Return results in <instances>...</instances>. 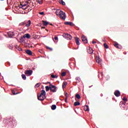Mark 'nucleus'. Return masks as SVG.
<instances>
[{
    "label": "nucleus",
    "instance_id": "45",
    "mask_svg": "<svg viewBox=\"0 0 128 128\" xmlns=\"http://www.w3.org/2000/svg\"><path fill=\"white\" fill-rule=\"evenodd\" d=\"M42 28H46V27L45 26H43Z\"/></svg>",
    "mask_w": 128,
    "mask_h": 128
},
{
    "label": "nucleus",
    "instance_id": "44",
    "mask_svg": "<svg viewBox=\"0 0 128 128\" xmlns=\"http://www.w3.org/2000/svg\"><path fill=\"white\" fill-rule=\"evenodd\" d=\"M92 44H96V42H94V41H92Z\"/></svg>",
    "mask_w": 128,
    "mask_h": 128
},
{
    "label": "nucleus",
    "instance_id": "1",
    "mask_svg": "<svg viewBox=\"0 0 128 128\" xmlns=\"http://www.w3.org/2000/svg\"><path fill=\"white\" fill-rule=\"evenodd\" d=\"M46 91L44 90H42L40 94H38V100L42 101L46 98Z\"/></svg>",
    "mask_w": 128,
    "mask_h": 128
},
{
    "label": "nucleus",
    "instance_id": "9",
    "mask_svg": "<svg viewBox=\"0 0 128 128\" xmlns=\"http://www.w3.org/2000/svg\"><path fill=\"white\" fill-rule=\"evenodd\" d=\"M114 96L118 98V96H120V92L118 90H116L114 92Z\"/></svg>",
    "mask_w": 128,
    "mask_h": 128
},
{
    "label": "nucleus",
    "instance_id": "41",
    "mask_svg": "<svg viewBox=\"0 0 128 128\" xmlns=\"http://www.w3.org/2000/svg\"><path fill=\"white\" fill-rule=\"evenodd\" d=\"M33 38H38V36H36V35H33Z\"/></svg>",
    "mask_w": 128,
    "mask_h": 128
},
{
    "label": "nucleus",
    "instance_id": "15",
    "mask_svg": "<svg viewBox=\"0 0 128 128\" xmlns=\"http://www.w3.org/2000/svg\"><path fill=\"white\" fill-rule=\"evenodd\" d=\"M84 110H85V112H88V110H90V108H88V105L84 106Z\"/></svg>",
    "mask_w": 128,
    "mask_h": 128
},
{
    "label": "nucleus",
    "instance_id": "10",
    "mask_svg": "<svg viewBox=\"0 0 128 128\" xmlns=\"http://www.w3.org/2000/svg\"><path fill=\"white\" fill-rule=\"evenodd\" d=\"M8 34L9 38H12L14 36V32H10L8 33Z\"/></svg>",
    "mask_w": 128,
    "mask_h": 128
},
{
    "label": "nucleus",
    "instance_id": "47",
    "mask_svg": "<svg viewBox=\"0 0 128 128\" xmlns=\"http://www.w3.org/2000/svg\"><path fill=\"white\" fill-rule=\"evenodd\" d=\"M48 84H51L50 82H48Z\"/></svg>",
    "mask_w": 128,
    "mask_h": 128
},
{
    "label": "nucleus",
    "instance_id": "11",
    "mask_svg": "<svg viewBox=\"0 0 128 128\" xmlns=\"http://www.w3.org/2000/svg\"><path fill=\"white\" fill-rule=\"evenodd\" d=\"M65 36L67 38V40H72V38L71 35L68 34H65Z\"/></svg>",
    "mask_w": 128,
    "mask_h": 128
},
{
    "label": "nucleus",
    "instance_id": "3",
    "mask_svg": "<svg viewBox=\"0 0 128 128\" xmlns=\"http://www.w3.org/2000/svg\"><path fill=\"white\" fill-rule=\"evenodd\" d=\"M50 91L52 92H56V86L50 84Z\"/></svg>",
    "mask_w": 128,
    "mask_h": 128
},
{
    "label": "nucleus",
    "instance_id": "28",
    "mask_svg": "<svg viewBox=\"0 0 128 128\" xmlns=\"http://www.w3.org/2000/svg\"><path fill=\"white\" fill-rule=\"evenodd\" d=\"M114 45L117 48H119V47H118L119 44H118V42H116Z\"/></svg>",
    "mask_w": 128,
    "mask_h": 128
},
{
    "label": "nucleus",
    "instance_id": "35",
    "mask_svg": "<svg viewBox=\"0 0 128 128\" xmlns=\"http://www.w3.org/2000/svg\"><path fill=\"white\" fill-rule=\"evenodd\" d=\"M17 50H18L19 52H22V49L21 48L18 46L17 47Z\"/></svg>",
    "mask_w": 128,
    "mask_h": 128
},
{
    "label": "nucleus",
    "instance_id": "8",
    "mask_svg": "<svg viewBox=\"0 0 128 128\" xmlns=\"http://www.w3.org/2000/svg\"><path fill=\"white\" fill-rule=\"evenodd\" d=\"M64 24L70 26H74V23L70 22H64Z\"/></svg>",
    "mask_w": 128,
    "mask_h": 128
},
{
    "label": "nucleus",
    "instance_id": "26",
    "mask_svg": "<svg viewBox=\"0 0 128 128\" xmlns=\"http://www.w3.org/2000/svg\"><path fill=\"white\" fill-rule=\"evenodd\" d=\"M61 10H56V16H60V12Z\"/></svg>",
    "mask_w": 128,
    "mask_h": 128
},
{
    "label": "nucleus",
    "instance_id": "6",
    "mask_svg": "<svg viewBox=\"0 0 128 128\" xmlns=\"http://www.w3.org/2000/svg\"><path fill=\"white\" fill-rule=\"evenodd\" d=\"M25 74L28 76H32V70H27L24 72Z\"/></svg>",
    "mask_w": 128,
    "mask_h": 128
},
{
    "label": "nucleus",
    "instance_id": "42",
    "mask_svg": "<svg viewBox=\"0 0 128 128\" xmlns=\"http://www.w3.org/2000/svg\"><path fill=\"white\" fill-rule=\"evenodd\" d=\"M68 93L65 94L66 98H68Z\"/></svg>",
    "mask_w": 128,
    "mask_h": 128
},
{
    "label": "nucleus",
    "instance_id": "46",
    "mask_svg": "<svg viewBox=\"0 0 128 128\" xmlns=\"http://www.w3.org/2000/svg\"><path fill=\"white\" fill-rule=\"evenodd\" d=\"M10 4H12V2H10Z\"/></svg>",
    "mask_w": 128,
    "mask_h": 128
},
{
    "label": "nucleus",
    "instance_id": "32",
    "mask_svg": "<svg viewBox=\"0 0 128 128\" xmlns=\"http://www.w3.org/2000/svg\"><path fill=\"white\" fill-rule=\"evenodd\" d=\"M66 72H63L61 74V76H66Z\"/></svg>",
    "mask_w": 128,
    "mask_h": 128
},
{
    "label": "nucleus",
    "instance_id": "5",
    "mask_svg": "<svg viewBox=\"0 0 128 128\" xmlns=\"http://www.w3.org/2000/svg\"><path fill=\"white\" fill-rule=\"evenodd\" d=\"M81 38L82 40V42H83L84 44H88V39L86 38V36L83 35L82 36Z\"/></svg>",
    "mask_w": 128,
    "mask_h": 128
},
{
    "label": "nucleus",
    "instance_id": "31",
    "mask_svg": "<svg viewBox=\"0 0 128 128\" xmlns=\"http://www.w3.org/2000/svg\"><path fill=\"white\" fill-rule=\"evenodd\" d=\"M26 24V22H25V21H24V22H22L21 23H20L19 26H24Z\"/></svg>",
    "mask_w": 128,
    "mask_h": 128
},
{
    "label": "nucleus",
    "instance_id": "38",
    "mask_svg": "<svg viewBox=\"0 0 128 128\" xmlns=\"http://www.w3.org/2000/svg\"><path fill=\"white\" fill-rule=\"evenodd\" d=\"M12 93L13 94H18V93H16V91H14V90H12Z\"/></svg>",
    "mask_w": 128,
    "mask_h": 128
},
{
    "label": "nucleus",
    "instance_id": "2",
    "mask_svg": "<svg viewBox=\"0 0 128 128\" xmlns=\"http://www.w3.org/2000/svg\"><path fill=\"white\" fill-rule=\"evenodd\" d=\"M59 16L60 18H62V20H66V13L64 12L60 11Z\"/></svg>",
    "mask_w": 128,
    "mask_h": 128
},
{
    "label": "nucleus",
    "instance_id": "13",
    "mask_svg": "<svg viewBox=\"0 0 128 128\" xmlns=\"http://www.w3.org/2000/svg\"><path fill=\"white\" fill-rule=\"evenodd\" d=\"M75 41L77 46H80V38L78 37L76 38H75Z\"/></svg>",
    "mask_w": 128,
    "mask_h": 128
},
{
    "label": "nucleus",
    "instance_id": "22",
    "mask_svg": "<svg viewBox=\"0 0 128 128\" xmlns=\"http://www.w3.org/2000/svg\"><path fill=\"white\" fill-rule=\"evenodd\" d=\"M46 92H48V90H50V85H49L48 86H46Z\"/></svg>",
    "mask_w": 128,
    "mask_h": 128
},
{
    "label": "nucleus",
    "instance_id": "40",
    "mask_svg": "<svg viewBox=\"0 0 128 128\" xmlns=\"http://www.w3.org/2000/svg\"><path fill=\"white\" fill-rule=\"evenodd\" d=\"M26 2H27L28 4H30L31 2L30 0H26Z\"/></svg>",
    "mask_w": 128,
    "mask_h": 128
},
{
    "label": "nucleus",
    "instance_id": "17",
    "mask_svg": "<svg viewBox=\"0 0 128 128\" xmlns=\"http://www.w3.org/2000/svg\"><path fill=\"white\" fill-rule=\"evenodd\" d=\"M28 2H26V4H20V8H24V6H26V4H28Z\"/></svg>",
    "mask_w": 128,
    "mask_h": 128
},
{
    "label": "nucleus",
    "instance_id": "48",
    "mask_svg": "<svg viewBox=\"0 0 128 128\" xmlns=\"http://www.w3.org/2000/svg\"><path fill=\"white\" fill-rule=\"evenodd\" d=\"M50 26H53V24H50Z\"/></svg>",
    "mask_w": 128,
    "mask_h": 128
},
{
    "label": "nucleus",
    "instance_id": "25",
    "mask_svg": "<svg viewBox=\"0 0 128 128\" xmlns=\"http://www.w3.org/2000/svg\"><path fill=\"white\" fill-rule=\"evenodd\" d=\"M80 103L78 102H74V106H80Z\"/></svg>",
    "mask_w": 128,
    "mask_h": 128
},
{
    "label": "nucleus",
    "instance_id": "19",
    "mask_svg": "<svg viewBox=\"0 0 128 128\" xmlns=\"http://www.w3.org/2000/svg\"><path fill=\"white\" fill-rule=\"evenodd\" d=\"M59 2L62 6H66V2H64L62 0H60Z\"/></svg>",
    "mask_w": 128,
    "mask_h": 128
},
{
    "label": "nucleus",
    "instance_id": "16",
    "mask_svg": "<svg viewBox=\"0 0 128 128\" xmlns=\"http://www.w3.org/2000/svg\"><path fill=\"white\" fill-rule=\"evenodd\" d=\"M88 54H92L94 52V50H92V48H90L88 50Z\"/></svg>",
    "mask_w": 128,
    "mask_h": 128
},
{
    "label": "nucleus",
    "instance_id": "20",
    "mask_svg": "<svg viewBox=\"0 0 128 128\" xmlns=\"http://www.w3.org/2000/svg\"><path fill=\"white\" fill-rule=\"evenodd\" d=\"M67 84H68V82H63L62 85L63 88H66V86Z\"/></svg>",
    "mask_w": 128,
    "mask_h": 128
},
{
    "label": "nucleus",
    "instance_id": "29",
    "mask_svg": "<svg viewBox=\"0 0 128 128\" xmlns=\"http://www.w3.org/2000/svg\"><path fill=\"white\" fill-rule=\"evenodd\" d=\"M104 46L105 48H108V44L106 43H104Z\"/></svg>",
    "mask_w": 128,
    "mask_h": 128
},
{
    "label": "nucleus",
    "instance_id": "21",
    "mask_svg": "<svg viewBox=\"0 0 128 128\" xmlns=\"http://www.w3.org/2000/svg\"><path fill=\"white\" fill-rule=\"evenodd\" d=\"M51 108L52 110H56V106L53 104L52 106H51Z\"/></svg>",
    "mask_w": 128,
    "mask_h": 128
},
{
    "label": "nucleus",
    "instance_id": "50",
    "mask_svg": "<svg viewBox=\"0 0 128 128\" xmlns=\"http://www.w3.org/2000/svg\"><path fill=\"white\" fill-rule=\"evenodd\" d=\"M7 2H8V0H7Z\"/></svg>",
    "mask_w": 128,
    "mask_h": 128
},
{
    "label": "nucleus",
    "instance_id": "43",
    "mask_svg": "<svg viewBox=\"0 0 128 128\" xmlns=\"http://www.w3.org/2000/svg\"><path fill=\"white\" fill-rule=\"evenodd\" d=\"M67 100H68V98H65V102H68V101H67Z\"/></svg>",
    "mask_w": 128,
    "mask_h": 128
},
{
    "label": "nucleus",
    "instance_id": "7",
    "mask_svg": "<svg viewBox=\"0 0 128 128\" xmlns=\"http://www.w3.org/2000/svg\"><path fill=\"white\" fill-rule=\"evenodd\" d=\"M25 22V26H26L27 28H28V26H30L32 24V22H30V20H26L24 21Z\"/></svg>",
    "mask_w": 128,
    "mask_h": 128
},
{
    "label": "nucleus",
    "instance_id": "36",
    "mask_svg": "<svg viewBox=\"0 0 128 128\" xmlns=\"http://www.w3.org/2000/svg\"><path fill=\"white\" fill-rule=\"evenodd\" d=\"M39 14H40L41 16H44V12H39Z\"/></svg>",
    "mask_w": 128,
    "mask_h": 128
},
{
    "label": "nucleus",
    "instance_id": "30",
    "mask_svg": "<svg viewBox=\"0 0 128 128\" xmlns=\"http://www.w3.org/2000/svg\"><path fill=\"white\" fill-rule=\"evenodd\" d=\"M51 78H58V76H56V75L54 76V74L51 75Z\"/></svg>",
    "mask_w": 128,
    "mask_h": 128
},
{
    "label": "nucleus",
    "instance_id": "23",
    "mask_svg": "<svg viewBox=\"0 0 128 128\" xmlns=\"http://www.w3.org/2000/svg\"><path fill=\"white\" fill-rule=\"evenodd\" d=\"M76 98H78V100H80V94H76L75 96Z\"/></svg>",
    "mask_w": 128,
    "mask_h": 128
},
{
    "label": "nucleus",
    "instance_id": "37",
    "mask_svg": "<svg viewBox=\"0 0 128 128\" xmlns=\"http://www.w3.org/2000/svg\"><path fill=\"white\" fill-rule=\"evenodd\" d=\"M46 48H48V50H50V52L52 51V48H50L48 46H46Z\"/></svg>",
    "mask_w": 128,
    "mask_h": 128
},
{
    "label": "nucleus",
    "instance_id": "24",
    "mask_svg": "<svg viewBox=\"0 0 128 128\" xmlns=\"http://www.w3.org/2000/svg\"><path fill=\"white\" fill-rule=\"evenodd\" d=\"M22 80H26V75H24V74H22Z\"/></svg>",
    "mask_w": 128,
    "mask_h": 128
},
{
    "label": "nucleus",
    "instance_id": "51",
    "mask_svg": "<svg viewBox=\"0 0 128 128\" xmlns=\"http://www.w3.org/2000/svg\"><path fill=\"white\" fill-rule=\"evenodd\" d=\"M10 48H12V47L11 46Z\"/></svg>",
    "mask_w": 128,
    "mask_h": 128
},
{
    "label": "nucleus",
    "instance_id": "14",
    "mask_svg": "<svg viewBox=\"0 0 128 128\" xmlns=\"http://www.w3.org/2000/svg\"><path fill=\"white\" fill-rule=\"evenodd\" d=\"M26 54H28L29 56H32V50H26Z\"/></svg>",
    "mask_w": 128,
    "mask_h": 128
},
{
    "label": "nucleus",
    "instance_id": "49",
    "mask_svg": "<svg viewBox=\"0 0 128 128\" xmlns=\"http://www.w3.org/2000/svg\"><path fill=\"white\" fill-rule=\"evenodd\" d=\"M124 54H126V52H124Z\"/></svg>",
    "mask_w": 128,
    "mask_h": 128
},
{
    "label": "nucleus",
    "instance_id": "12",
    "mask_svg": "<svg viewBox=\"0 0 128 128\" xmlns=\"http://www.w3.org/2000/svg\"><path fill=\"white\" fill-rule=\"evenodd\" d=\"M23 38H30V34H24V35L23 36Z\"/></svg>",
    "mask_w": 128,
    "mask_h": 128
},
{
    "label": "nucleus",
    "instance_id": "27",
    "mask_svg": "<svg viewBox=\"0 0 128 128\" xmlns=\"http://www.w3.org/2000/svg\"><path fill=\"white\" fill-rule=\"evenodd\" d=\"M40 86V83H37L35 86V88H38Z\"/></svg>",
    "mask_w": 128,
    "mask_h": 128
},
{
    "label": "nucleus",
    "instance_id": "34",
    "mask_svg": "<svg viewBox=\"0 0 128 128\" xmlns=\"http://www.w3.org/2000/svg\"><path fill=\"white\" fill-rule=\"evenodd\" d=\"M122 100L124 102H128V98H126V97L124 96V97L123 98Z\"/></svg>",
    "mask_w": 128,
    "mask_h": 128
},
{
    "label": "nucleus",
    "instance_id": "39",
    "mask_svg": "<svg viewBox=\"0 0 128 128\" xmlns=\"http://www.w3.org/2000/svg\"><path fill=\"white\" fill-rule=\"evenodd\" d=\"M54 38L55 40H58V36H56Z\"/></svg>",
    "mask_w": 128,
    "mask_h": 128
},
{
    "label": "nucleus",
    "instance_id": "18",
    "mask_svg": "<svg viewBox=\"0 0 128 128\" xmlns=\"http://www.w3.org/2000/svg\"><path fill=\"white\" fill-rule=\"evenodd\" d=\"M42 23L44 26H47L48 24H49V22H46V21H44V20H42Z\"/></svg>",
    "mask_w": 128,
    "mask_h": 128
},
{
    "label": "nucleus",
    "instance_id": "33",
    "mask_svg": "<svg viewBox=\"0 0 128 128\" xmlns=\"http://www.w3.org/2000/svg\"><path fill=\"white\" fill-rule=\"evenodd\" d=\"M37 2L40 4H42L43 2L42 0H37Z\"/></svg>",
    "mask_w": 128,
    "mask_h": 128
},
{
    "label": "nucleus",
    "instance_id": "4",
    "mask_svg": "<svg viewBox=\"0 0 128 128\" xmlns=\"http://www.w3.org/2000/svg\"><path fill=\"white\" fill-rule=\"evenodd\" d=\"M96 62L98 64H100V66H102V59L100 58V56H96Z\"/></svg>",
    "mask_w": 128,
    "mask_h": 128
}]
</instances>
